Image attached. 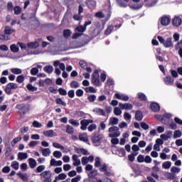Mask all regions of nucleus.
<instances>
[{
	"mask_svg": "<svg viewBox=\"0 0 182 182\" xmlns=\"http://www.w3.org/2000/svg\"><path fill=\"white\" fill-rule=\"evenodd\" d=\"M159 2V0H144V4L146 8H151Z\"/></svg>",
	"mask_w": 182,
	"mask_h": 182,
	"instance_id": "9d476101",
	"label": "nucleus"
},
{
	"mask_svg": "<svg viewBox=\"0 0 182 182\" xmlns=\"http://www.w3.org/2000/svg\"><path fill=\"white\" fill-rule=\"evenodd\" d=\"M171 173H180L181 169L180 168H177L176 166H172L171 168Z\"/></svg>",
	"mask_w": 182,
	"mask_h": 182,
	"instance_id": "774afa93",
	"label": "nucleus"
},
{
	"mask_svg": "<svg viewBox=\"0 0 182 182\" xmlns=\"http://www.w3.org/2000/svg\"><path fill=\"white\" fill-rule=\"evenodd\" d=\"M28 164L31 168H35V167H36V164H38L36 160H35L33 158L28 159Z\"/></svg>",
	"mask_w": 182,
	"mask_h": 182,
	"instance_id": "cd10ccee",
	"label": "nucleus"
},
{
	"mask_svg": "<svg viewBox=\"0 0 182 182\" xmlns=\"http://www.w3.org/2000/svg\"><path fill=\"white\" fill-rule=\"evenodd\" d=\"M18 89V84L14 82H9L6 85L5 92L7 95L12 93V90Z\"/></svg>",
	"mask_w": 182,
	"mask_h": 182,
	"instance_id": "39448f33",
	"label": "nucleus"
},
{
	"mask_svg": "<svg viewBox=\"0 0 182 182\" xmlns=\"http://www.w3.org/2000/svg\"><path fill=\"white\" fill-rule=\"evenodd\" d=\"M135 119L138 120V122H141V120H143V112L140 110H137L135 113Z\"/></svg>",
	"mask_w": 182,
	"mask_h": 182,
	"instance_id": "393cba45",
	"label": "nucleus"
},
{
	"mask_svg": "<svg viewBox=\"0 0 182 182\" xmlns=\"http://www.w3.org/2000/svg\"><path fill=\"white\" fill-rule=\"evenodd\" d=\"M17 176H18L20 178H22L23 181H28V175L26 173H22L21 172H18L17 173Z\"/></svg>",
	"mask_w": 182,
	"mask_h": 182,
	"instance_id": "473e14b6",
	"label": "nucleus"
},
{
	"mask_svg": "<svg viewBox=\"0 0 182 182\" xmlns=\"http://www.w3.org/2000/svg\"><path fill=\"white\" fill-rule=\"evenodd\" d=\"M75 31L78 33H75L73 35V39H77V38L82 36V35H83V32L86 31V27L83 26H78L75 28Z\"/></svg>",
	"mask_w": 182,
	"mask_h": 182,
	"instance_id": "7ed1b4c3",
	"label": "nucleus"
},
{
	"mask_svg": "<svg viewBox=\"0 0 182 182\" xmlns=\"http://www.w3.org/2000/svg\"><path fill=\"white\" fill-rule=\"evenodd\" d=\"M63 163L62 161H56L55 159H51L50 162V166H53L55 167L58 166H62Z\"/></svg>",
	"mask_w": 182,
	"mask_h": 182,
	"instance_id": "4be33fe9",
	"label": "nucleus"
},
{
	"mask_svg": "<svg viewBox=\"0 0 182 182\" xmlns=\"http://www.w3.org/2000/svg\"><path fill=\"white\" fill-rule=\"evenodd\" d=\"M92 82L93 85L95 86H100V80H99V71L97 70H95L92 75Z\"/></svg>",
	"mask_w": 182,
	"mask_h": 182,
	"instance_id": "20e7f679",
	"label": "nucleus"
},
{
	"mask_svg": "<svg viewBox=\"0 0 182 182\" xmlns=\"http://www.w3.org/2000/svg\"><path fill=\"white\" fill-rule=\"evenodd\" d=\"M38 73H39V69H38V68H31V75H32L33 76H36V75H38Z\"/></svg>",
	"mask_w": 182,
	"mask_h": 182,
	"instance_id": "09e8293b",
	"label": "nucleus"
},
{
	"mask_svg": "<svg viewBox=\"0 0 182 182\" xmlns=\"http://www.w3.org/2000/svg\"><path fill=\"white\" fill-rule=\"evenodd\" d=\"M109 137L114 138L120 136V131H119V127L113 126L109 129Z\"/></svg>",
	"mask_w": 182,
	"mask_h": 182,
	"instance_id": "f03ea898",
	"label": "nucleus"
},
{
	"mask_svg": "<svg viewBox=\"0 0 182 182\" xmlns=\"http://www.w3.org/2000/svg\"><path fill=\"white\" fill-rule=\"evenodd\" d=\"M72 159L73 161V166H75V167L80 166L81 164L80 159H79V156L77 154H74L72 156Z\"/></svg>",
	"mask_w": 182,
	"mask_h": 182,
	"instance_id": "2eb2a0df",
	"label": "nucleus"
},
{
	"mask_svg": "<svg viewBox=\"0 0 182 182\" xmlns=\"http://www.w3.org/2000/svg\"><path fill=\"white\" fill-rule=\"evenodd\" d=\"M55 102L57 105H60L61 106H66V102H63L62 98H56Z\"/></svg>",
	"mask_w": 182,
	"mask_h": 182,
	"instance_id": "37998d69",
	"label": "nucleus"
},
{
	"mask_svg": "<svg viewBox=\"0 0 182 182\" xmlns=\"http://www.w3.org/2000/svg\"><path fill=\"white\" fill-rule=\"evenodd\" d=\"M119 107L122 110H132V109H133V105H132V104H129V103L123 104L122 102H119Z\"/></svg>",
	"mask_w": 182,
	"mask_h": 182,
	"instance_id": "f8f14e48",
	"label": "nucleus"
},
{
	"mask_svg": "<svg viewBox=\"0 0 182 182\" xmlns=\"http://www.w3.org/2000/svg\"><path fill=\"white\" fill-rule=\"evenodd\" d=\"M96 176H97V171L92 170L91 172L88 173V178H95Z\"/></svg>",
	"mask_w": 182,
	"mask_h": 182,
	"instance_id": "c9c22d12",
	"label": "nucleus"
},
{
	"mask_svg": "<svg viewBox=\"0 0 182 182\" xmlns=\"http://www.w3.org/2000/svg\"><path fill=\"white\" fill-rule=\"evenodd\" d=\"M164 82L167 86H173L174 85V78L168 75L164 78Z\"/></svg>",
	"mask_w": 182,
	"mask_h": 182,
	"instance_id": "9b49d317",
	"label": "nucleus"
},
{
	"mask_svg": "<svg viewBox=\"0 0 182 182\" xmlns=\"http://www.w3.org/2000/svg\"><path fill=\"white\" fill-rule=\"evenodd\" d=\"M171 167V161H167L162 164V168H165V170H168Z\"/></svg>",
	"mask_w": 182,
	"mask_h": 182,
	"instance_id": "2f4dec72",
	"label": "nucleus"
},
{
	"mask_svg": "<svg viewBox=\"0 0 182 182\" xmlns=\"http://www.w3.org/2000/svg\"><path fill=\"white\" fill-rule=\"evenodd\" d=\"M141 124V127L144 129V130H149V124H146V122H142L140 123Z\"/></svg>",
	"mask_w": 182,
	"mask_h": 182,
	"instance_id": "69168bd1",
	"label": "nucleus"
},
{
	"mask_svg": "<svg viewBox=\"0 0 182 182\" xmlns=\"http://www.w3.org/2000/svg\"><path fill=\"white\" fill-rule=\"evenodd\" d=\"M58 92L61 96H66L68 95V91L62 87L58 89Z\"/></svg>",
	"mask_w": 182,
	"mask_h": 182,
	"instance_id": "603ef678",
	"label": "nucleus"
},
{
	"mask_svg": "<svg viewBox=\"0 0 182 182\" xmlns=\"http://www.w3.org/2000/svg\"><path fill=\"white\" fill-rule=\"evenodd\" d=\"M81 163H82V166H86V164H87V163H89V161L87 159V156H83L81 159Z\"/></svg>",
	"mask_w": 182,
	"mask_h": 182,
	"instance_id": "680f3d73",
	"label": "nucleus"
},
{
	"mask_svg": "<svg viewBox=\"0 0 182 182\" xmlns=\"http://www.w3.org/2000/svg\"><path fill=\"white\" fill-rule=\"evenodd\" d=\"M53 146L55 149H60L61 150H65V146H63L62 144H60L59 143L54 142V143H53Z\"/></svg>",
	"mask_w": 182,
	"mask_h": 182,
	"instance_id": "a18cd8bd",
	"label": "nucleus"
},
{
	"mask_svg": "<svg viewBox=\"0 0 182 182\" xmlns=\"http://www.w3.org/2000/svg\"><path fill=\"white\" fill-rule=\"evenodd\" d=\"M43 134L46 136V137H56L58 136V134L56 132H53V129H49L44 131L43 132Z\"/></svg>",
	"mask_w": 182,
	"mask_h": 182,
	"instance_id": "ddd939ff",
	"label": "nucleus"
},
{
	"mask_svg": "<svg viewBox=\"0 0 182 182\" xmlns=\"http://www.w3.org/2000/svg\"><path fill=\"white\" fill-rule=\"evenodd\" d=\"M114 28L112 25L109 26L107 29L105 30V35H110L112 33V31H113Z\"/></svg>",
	"mask_w": 182,
	"mask_h": 182,
	"instance_id": "49530a36",
	"label": "nucleus"
},
{
	"mask_svg": "<svg viewBox=\"0 0 182 182\" xmlns=\"http://www.w3.org/2000/svg\"><path fill=\"white\" fill-rule=\"evenodd\" d=\"M16 109H18L23 116L26 114L28 112H29V105L25 104H19L16 105Z\"/></svg>",
	"mask_w": 182,
	"mask_h": 182,
	"instance_id": "423d86ee",
	"label": "nucleus"
},
{
	"mask_svg": "<svg viewBox=\"0 0 182 182\" xmlns=\"http://www.w3.org/2000/svg\"><path fill=\"white\" fill-rule=\"evenodd\" d=\"M11 166L14 170H19V162L14 161Z\"/></svg>",
	"mask_w": 182,
	"mask_h": 182,
	"instance_id": "58836bf2",
	"label": "nucleus"
},
{
	"mask_svg": "<svg viewBox=\"0 0 182 182\" xmlns=\"http://www.w3.org/2000/svg\"><path fill=\"white\" fill-rule=\"evenodd\" d=\"M97 126L95 124H92L88 127V132H93V130H96Z\"/></svg>",
	"mask_w": 182,
	"mask_h": 182,
	"instance_id": "e2e57ef3",
	"label": "nucleus"
},
{
	"mask_svg": "<svg viewBox=\"0 0 182 182\" xmlns=\"http://www.w3.org/2000/svg\"><path fill=\"white\" fill-rule=\"evenodd\" d=\"M26 87L30 92H36L38 90V87L32 85V84L27 85Z\"/></svg>",
	"mask_w": 182,
	"mask_h": 182,
	"instance_id": "e433bc0d",
	"label": "nucleus"
},
{
	"mask_svg": "<svg viewBox=\"0 0 182 182\" xmlns=\"http://www.w3.org/2000/svg\"><path fill=\"white\" fill-rule=\"evenodd\" d=\"M92 143L95 146H100V138L99 137V135H94L92 138Z\"/></svg>",
	"mask_w": 182,
	"mask_h": 182,
	"instance_id": "412c9836",
	"label": "nucleus"
},
{
	"mask_svg": "<svg viewBox=\"0 0 182 182\" xmlns=\"http://www.w3.org/2000/svg\"><path fill=\"white\" fill-rule=\"evenodd\" d=\"M46 167L45 165H40L36 168L37 173H42L43 170H45Z\"/></svg>",
	"mask_w": 182,
	"mask_h": 182,
	"instance_id": "0e129e2a",
	"label": "nucleus"
},
{
	"mask_svg": "<svg viewBox=\"0 0 182 182\" xmlns=\"http://www.w3.org/2000/svg\"><path fill=\"white\" fill-rule=\"evenodd\" d=\"M11 39L9 36L8 34H0V41H9Z\"/></svg>",
	"mask_w": 182,
	"mask_h": 182,
	"instance_id": "3c124183",
	"label": "nucleus"
},
{
	"mask_svg": "<svg viewBox=\"0 0 182 182\" xmlns=\"http://www.w3.org/2000/svg\"><path fill=\"white\" fill-rule=\"evenodd\" d=\"M114 96L116 99H119V100H122L123 102H127V100H129V96L126 95L116 93Z\"/></svg>",
	"mask_w": 182,
	"mask_h": 182,
	"instance_id": "dca6fc26",
	"label": "nucleus"
},
{
	"mask_svg": "<svg viewBox=\"0 0 182 182\" xmlns=\"http://www.w3.org/2000/svg\"><path fill=\"white\" fill-rule=\"evenodd\" d=\"M79 139L80 141H87V135L86 134H80L79 135Z\"/></svg>",
	"mask_w": 182,
	"mask_h": 182,
	"instance_id": "4c0bfd02",
	"label": "nucleus"
},
{
	"mask_svg": "<svg viewBox=\"0 0 182 182\" xmlns=\"http://www.w3.org/2000/svg\"><path fill=\"white\" fill-rule=\"evenodd\" d=\"M90 123H93V120L92 119H82L80 121V129L81 130H86L87 129L88 124H90Z\"/></svg>",
	"mask_w": 182,
	"mask_h": 182,
	"instance_id": "6e6552de",
	"label": "nucleus"
},
{
	"mask_svg": "<svg viewBox=\"0 0 182 182\" xmlns=\"http://www.w3.org/2000/svg\"><path fill=\"white\" fill-rule=\"evenodd\" d=\"M87 5L90 9H95L96 8V1L95 0H88Z\"/></svg>",
	"mask_w": 182,
	"mask_h": 182,
	"instance_id": "bb28decb",
	"label": "nucleus"
},
{
	"mask_svg": "<svg viewBox=\"0 0 182 182\" xmlns=\"http://www.w3.org/2000/svg\"><path fill=\"white\" fill-rule=\"evenodd\" d=\"M40 150L44 157H48V156H50V149L49 148H43L41 147Z\"/></svg>",
	"mask_w": 182,
	"mask_h": 182,
	"instance_id": "f3484780",
	"label": "nucleus"
},
{
	"mask_svg": "<svg viewBox=\"0 0 182 182\" xmlns=\"http://www.w3.org/2000/svg\"><path fill=\"white\" fill-rule=\"evenodd\" d=\"M95 167H100L102 166V162H100V158L99 157L95 158Z\"/></svg>",
	"mask_w": 182,
	"mask_h": 182,
	"instance_id": "13d9d810",
	"label": "nucleus"
},
{
	"mask_svg": "<svg viewBox=\"0 0 182 182\" xmlns=\"http://www.w3.org/2000/svg\"><path fill=\"white\" fill-rule=\"evenodd\" d=\"M70 124H72V126H75V127H79L80 124L79 122L76 121V119H69Z\"/></svg>",
	"mask_w": 182,
	"mask_h": 182,
	"instance_id": "f704fd0d",
	"label": "nucleus"
},
{
	"mask_svg": "<svg viewBox=\"0 0 182 182\" xmlns=\"http://www.w3.org/2000/svg\"><path fill=\"white\" fill-rule=\"evenodd\" d=\"M53 154L56 159H60V157H62V152L59 151H54Z\"/></svg>",
	"mask_w": 182,
	"mask_h": 182,
	"instance_id": "4d7b16f0",
	"label": "nucleus"
},
{
	"mask_svg": "<svg viewBox=\"0 0 182 182\" xmlns=\"http://www.w3.org/2000/svg\"><path fill=\"white\" fill-rule=\"evenodd\" d=\"M70 35H72V31H70V30H65L63 31V36L65 38H69V36H70Z\"/></svg>",
	"mask_w": 182,
	"mask_h": 182,
	"instance_id": "bf43d9fd",
	"label": "nucleus"
},
{
	"mask_svg": "<svg viewBox=\"0 0 182 182\" xmlns=\"http://www.w3.org/2000/svg\"><path fill=\"white\" fill-rule=\"evenodd\" d=\"M73 19L75 21H82V19H83V16H80V14H75L73 16Z\"/></svg>",
	"mask_w": 182,
	"mask_h": 182,
	"instance_id": "338daca9",
	"label": "nucleus"
},
{
	"mask_svg": "<svg viewBox=\"0 0 182 182\" xmlns=\"http://www.w3.org/2000/svg\"><path fill=\"white\" fill-rule=\"evenodd\" d=\"M138 98L140 99V100H142L144 102H146V100H147V97H146V95H144V93L139 92L137 95Z\"/></svg>",
	"mask_w": 182,
	"mask_h": 182,
	"instance_id": "79ce46f5",
	"label": "nucleus"
},
{
	"mask_svg": "<svg viewBox=\"0 0 182 182\" xmlns=\"http://www.w3.org/2000/svg\"><path fill=\"white\" fill-rule=\"evenodd\" d=\"M21 140H22V137L18 136L17 138H15L12 141H11V146H15V144H16V143H18V141H21Z\"/></svg>",
	"mask_w": 182,
	"mask_h": 182,
	"instance_id": "6e6d98bb",
	"label": "nucleus"
},
{
	"mask_svg": "<svg viewBox=\"0 0 182 182\" xmlns=\"http://www.w3.org/2000/svg\"><path fill=\"white\" fill-rule=\"evenodd\" d=\"M23 80H25V77L21 75H18L17 77H16V81L17 82V83H22L23 82Z\"/></svg>",
	"mask_w": 182,
	"mask_h": 182,
	"instance_id": "864d4df0",
	"label": "nucleus"
},
{
	"mask_svg": "<svg viewBox=\"0 0 182 182\" xmlns=\"http://www.w3.org/2000/svg\"><path fill=\"white\" fill-rule=\"evenodd\" d=\"M70 86L72 87V89H77V87H80V84H79L76 80H73L70 82Z\"/></svg>",
	"mask_w": 182,
	"mask_h": 182,
	"instance_id": "7c9ffc66",
	"label": "nucleus"
},
{
	"mask_svg": "<svg viewBox=\"0 0 182 182\" xmlns=\"http://www.w3.org/2000/svg\"><path fill=\"white\" fill-rule=\"evenodd\" d=\"M28 159V154L23 152H19L18 154V160L22 161V160H26Z\"/></svg>",
	"mask_w": 182,
	"mask_h": 182,
	"instance_id": "a878e982",
	"label": "nucleus"
},
{
	"mask_svg": "<svg viewBox=\"0 0 182 182\" xmlns=\"http://www.w3.org/2000/svg\"><path fill=\"white\" fill-rule=\"evenodd\" d=\"M74 132H75V129H73V127L68 124L66 126V133H68V134H73Z\"/></svg>",
	"mask_w": 182,
	"mask_h": 182,
	"instance_id": "72a5a7b5",
	"label": "nucleus"
},
{
	"mask_svg": "<svg viewBox=\"0 0 182 182\" xmlns=\"http://www.w3.org/2000/svg\"><path fill=\"white\" fill-rule=\"evenodd\" d=\"M171 21V18L170 16H164L162 18H161V24L162 26H168V25H170Z\"/></svg>",
	"mask_w": 182,
	"mask_h": 182,
	"instance_id": "1a4fd4ad",
	"label": "nucleus"
},
{
	"mask_svg": "<svg viewBox=\"0 0 182 182\" xmlns=\"http://www.w3.org/2000/svg\"><path fill=\"white\" fill-rule=\"evenodd\" d=\"M44 72L46 73H48V75H50L53 72V66L52 65H46L43 68Z\"/></svg>",
	"mask_w": 182,
	"mask_h": 182,
	"instance_id": "c85d7f7f",
	"label": "nucleus"
},
{
	"mask_svg": "<svg viewBox=\"0 0 182 182\" xmlns=\"http://www.w3.org/2000/svg\"><path fill=\"white\" fill-rule=\"evenodd\" d=\"M158 41L160 43H162L164 48H173V41L171 38H168L166 40L160 36L157 37Z\"/></svg>",
	"mask_w": 182,
	"mask_h": 182,
	"instance_id": "f257e3e1",
	"label": "nucleus"
},
{
	"mask_svg": "<svg viewBox=\"0 0 182 182\" xmlns=\"http://www.w3.org/2000/svg\"><path fill=\"white\" fill-rule=\"evenodd\" d=\"M33 127H36L37 129H41V127H42V124H41L38 121H34L33 122Z\"/></svg>",
	"mask_w": 182,
	"mask_h": 182,
	"instance_id": "052dcab7",
	"label": "nucleus"
},
{
	"mask_svg": "<svg viewBox=\"0 0 182 182\" xmlns=\"http://www.w3.org/2000/svg\"><path fill=\"white\" fill-rule=\"evenodd\" d=\"M114 114L115 116H120V114H122V109H120L119 107H115L114 109Z\"/></svg>",
	"mask_w": 182,
	"mask_h": 182,
	"instance_id": "5fc2aeb1",
	"label": "nucleus"
},
{
	"mask_svg": "<svg viewBox=\"0 0 182 182\" xmlns=\"http://www.w3.org/2000/svg\"><path fill=\"white\" fill-rule=\"evenodd\" d=\"M86 93H89L90 92L91 93H96V89L93 87H88L85 89Z\"/></svg>",
	"mask_w": 182,
	"mask_h": 182,
	"instance_id": "8fccbe9b",
	"label": "nucleus"
},
{
	"mask_svg": "<svg viewBox=\"0 0 182 182\" xmlns=\"http://www.w3.org/2000/svg\"><path fill=\"white\" fill-rule=\"evenodd\" d=\"M149 107L151 111L154 112L155 113L157 112H160V105L156 102H151Z\"/></svg>",
	"mask_w": 182,
	"mask_h": 182,
	"instance_id": "4468645a",
	"label": "nucleus"
},
{
	"mask_svg": "<svg viewBox=\"0 0 182 182\" xmlns=\"http://www.w3.org/2000/svg\"><path fill=\"white\" fill-rule=\"evenodd\" d=\"M11 72L14 75H21V73H22V70L21 68H12Z\"/></svg>",
	"mask_w": 182,
	"mask_h": 182,
	"instance_id": "a19ab883",
	"label": "nucleus"
},
{
	"mask_svg": "<svg viewBox=\"0 0 182 182\" xmlns=\"http://www.w3.org/2000/svg\"><path fill=\"white\" fill-rule=\"evenodd\" d=\"M10 50H11L14 53H18L19 52V47L16 44H11L10 46Z\"/></svg>",
	"mask_w": 182,
	"mask_h": 182,
	"instance_id": "c756f323",
	"label": "nucleus"
},
{
	"mask_svg": "<svg viewBox=\"0 0 182 182\" xmlns=\"http://www.w3.org/2000/svg\"><path fill=\"white\" fill-rule=\"evenodd\" d=\"M40 176L43 177V178H50V177H52V172H50V171H44Z\"/></svg>",
	"mask_w": 182,
	"mask_h": 182,
	"instance_id": "aec40b11",
	"label": "nucleus"
},
{
	"mask_svg": "<svg viewBox=\"0 0 182 182\" xmlns=\"http://www.w3.org/2000/svg\"><path fill=\"white\" fill-rule=\"evenodd\" d=\"M93 112H95V113L99 114L100 116H106V112H105V109L102 108H95L93 109Z\"/></svg>",
	"mask_w": 182,
	"mask_h": 182,
	"instance_id": "b1692460",
	"label": "nucleus"
},
{
	"mask_svg": "<svg viewBox=\"0 0 182 182\" xmlns=\"http://www.w3.org/2000/svg\"><path fill=\"white\" fill-rule=\"evenodd\" d=\"M181 136H182V134L180 130H176L173 133V139H178L181 137Z\"/></svg>",
	"mask_w": 182,
	"mask_h": 182,
	"instance_id": "de8ad7c7",
	"label": "nucleus"
},
{
	"mask_svg": "<svg viewBox=\"0 0 182 182\" xmlns=\"http://www.w3.org/2000/svg\"><path fill=\"white\" fill-rule=\"evenodd\" d=\"M97 99V97H96L95 95H90L87 97V100L90 102V103H93Z\"/></svg>",
	"mask_w": 182,
	"mask_h": 182,
	"instance_id": "c03bdc74",
	"label": "nucleus"
},
{
	"mask_svg": "<svg viewBox=\"0 0 182 182\" xmlns=\"http://www.w3.org/2000/svg\"><path fill=\"white\" fill-rule=\"evenodd\" d=\"M15 15H21V12H22V9L19 6H16L14 9Z\"/></svg>",
	"mask_w": 182,
	"mask_h": 182,
	"instance_id": "ea45409f",
	"label": "nucleus"
},
{
	"mask_svg": "<svg viewBox=\"0 0 182 182\" xmlns=\"http://www.w3.org/2000/svg\"><path fill=\"white\" fill-rule=\"evenodd\" d=\"M173 26H180L181 25V18L179 16H175L172 20Z\"/></svg>",
	"mask_w": 182,
	"mask_h": 182,
	"instance_id": "a211bd4d",
	"label": "nucleus"
},
{
	"mask_svg": "<svg viewBox=\"0 0 182 182\" xmlns=\"http://www.w3.org/2000/svg\"><path fill=\"white\" fill-rule=\"evenodd\" d=\"M14 32H15V30L9 26H7L4 28V33L6 35H12Z\"/></svg>",
	"mask_w": 182,
	"mask_h": 182,
	"instance_id": "5701e85b",
	"label": "nucleus"
},
{
	"mask_svg": "<svg viewBox=\"0 0 182 182\" xmlns=\"http://www.w3.org/2000/svg\"><path fill=\"white\" fill-rule=\"evenodd\" d=\"M119 124V118L114 117H112L109 118V126H115L116 124Z\"/></svg>",
	"mask_w": 182,
	"mask_h": 182,
	"instance_id": "6ab92c4d",
	"label": "nucleus"
},
{
	"mask_svg": "<svg viewBox=\"0 0 182 182\" xmlns=\"http://www.w3.org/2000/svg\"><path fill=\"white\" fill-rule=\"evenodd\" d=\"M42 42V38H38L33 42H30L27 44V48L29 49H37L39 48V43Z\"/></svg>",
	"mask_w": 182,
	"mask_h": 182,
	"instance_id": "0eeeda50",
	"label": "nucleus"
}]
</instances>
